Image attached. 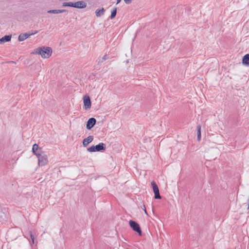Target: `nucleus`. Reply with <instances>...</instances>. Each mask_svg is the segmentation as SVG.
I'll use <instances>...</instances> for the list:
<instances>
[{
	"label": "nucleus",
	"instance_id": "obj_1",
	"mask_svg": "<svg viewBox=\"0 0 249 249\" xmlns=\"http://www.w3.org/2000/svg\"><path fill=\"white\" fill-rule=\"evenodd\" d=\"M33 53L40 55L43 58H48L52 54V49L49 47L43 46L37 48Z\"/></svg>",
	"mask_w": 249,
	"mask_h": 249
},
{
	"label": "nucleus",
	"instance_id": "obj_2",
	"mask_svg": "<svg viewBox=\"0 0 249 249\" xmlns=\"http://www.w3.org/2000/svg\"><path fill=\"white\" fill-rule=\"evenodd\" d=\"M106 149V145L103 142H100L96 145H92L87 148L89 152H103Z\"/></svg>",
	"mask_w": 249,
	"mask_h": 249
},
{
	"label": "nucleus",
	"instance_id": "obj_3",
	"mask_svg": "<svg viewBox=\"0 0 249 249\" xmlns=\"http://www.w3.org/2000/svg\"><path fill=\"white\" fill-rule=\"evenodd\" d=\"M129 225L130 228L135 232H137L139 236H142V231L138 223L133 220L129 221Z\"/></svg>",
	"mask_w": 249,
	"mask_h": 249
},
{
	"label": "nucleus",
	"instance_id": "obj_4",
	"mask_svg": "<svg viewBox=\"0 0 249 249\" xmlns=\"http://www.w3.org/2000/svg\"><path fill=\"white\" fill-rule=\"evenodd\" d=\"M151 186L154 193V198L156 199H161V196L160 194L159 187L155 181H152L151 182Z\"/></svg>",
	"mask_w": 249,
	"mask_h": 249
},
{
	"label": "nucleus",
	"instance_id": "obj_5",
	"mask_svg": "<svg viewBox=\"0 0 249 249\" xmlns=\"http://www.w3.org/2000/svg\"><path fill=\"white\" fill-rule=\"evenodd\" d=\"M38 32V31H36L34 32H27L26 33H22L20 34L18 37V40L20 42L23 41L29 37H30L31 36L35 35L37 34Z\"/></svg>",
	"mask_w": 249,
	"mask_h": 249
},
{
	"label": "nucleus",
	"instance_id": "obj_6",
	"mask_svg": "<svg viewBox=\"0 0 249 249\" xmlns=\"http://www.w3.org/2000/svg\"><path fill=\"white\" fill-rule=\"evenodd\" d=\"M32 152L34 155L36 156V157L42 155L44 154L43 151L42 150L41 148L39 147L38 144L36 143L33 145Z\"/></svg>",
	"mask_w": 249,
	"mask_h": 249
},
{
	"label": "nucleus",
	"instance_id": "obj_7",
	"mask_svg": "<svg viewBox=\"0 0 249 249\" xmlns=\"http://www.w3.org/2000/svg\"><path fill=\"white\" fill-rule=\"evenodd\" d=\"M83 102H84V108L85 109H88L90 108L91 106V102L90 97L86 95L83 97Z\"/></svg>",
	"mask_w": 249,
	"mask_h": 249
},
{
	"label": "nucleus",
	"instance_id": "obj_8",
	"mask_svg": "<svg viewBox=\"0 0 249 249\" xmlns=\"http://www.w3.org/2000/svg\"><path fill=\"white\" fill-rule=\"evenodd\" d=\"M37 157L38 158V163L39 166H44L47 164L48 159L45 154Z\"/></svg>",
	"mask_w": 249,
	"mask_h": 249
},
{
	"label": "nucleus",
	"instance_id": "obj_9",
	"mask_svg": "<svg viewBox=\"0 0 249 249\" xmlns=\"http://www.w3.org/2000/svg\"><path fill=\"white\" fill-rule=\"evenodd\" d=\"M96 120L94 118H89L86 124V128L88 130H90L92 128H93L94 125L96 124Z\"/></svg>",
	"mask_w": 249,
	"mask_h": 249
},
{
	"label": "nucleus",
	"instance_id": "obj_10",
	"mask_svg": "<svg viewBox=\"0 0 249 249\" xmlns=\"http://www.w3.org/2000/svg\"><path fill=\"white\" fill-rule=\"evenodd\" d=\"M87 7V3L83 1H78L75 2H73V7L78 8V9H83Z\"/></svg>",
	"mask_w": 249,
	"mask_h": 249
},
{
	"label": "nucleus",
	"instance_id": "obj_11",
	"mask_svg": "<svg viewBox=\"0 0 249 249\" xmlns=\"http://www.w3.org/2000/svg\"><path fill=\"white\" fill-rule=\"evenodd\" d=\"M94 139L93 136H89L87 138H85L82 142V144L84 147H87L88 144L91 142Z\"/></svg>",
	"mask_w": 249,
	"mask_h": 249
},
{
	"label": "nucleus",
	"instance_id": "obj_12",
	"mask_svg": "<svg viewBox=\"0 0 249 249\" xmlns=\"http://www.w3.org/2000/svg\"><path fill=\"white\" fill-rule=\"evenodd\" d=\"M11 35H5L0 38V44H2L5 42H9L11 39Z\"/></svg>",
	"mask_w": 249,
	"mask_h": 249
},
{
	"label": "nucleus",
	"instance_id": "obj_13",
	"mask_svg": "<svg viewBox=\"0 0 249 249\" xmlns=\"http://www.w3.org/2000/svg\"><path fill=\"white\" fill-rule=\"evenodd\" d=\"M242 64L244 66H249V54H246L243 56Z\"/></svg>",
	"mask_w": 249,
	"mask_h": 249
},
{
	"label": "nucleus",
	"instance_id": "obj_14",
	"mask_svg": "<svg viewBox=\"0 0 249 249\" xmlns=\"http://www.w3.org/2000/svg\"><path fill=\"white\" fill-rule=\"evenodd\" d=\"M67 12V10L66 9H55V10H48L47 13L49 14H59V13H62L64 12Z\"/></svg>",
	"mask_w": 249,
	"mask_h": 249
},
{
	"label": "nucleus",
	"instance_id": "obj_15",
	"mask_svg": "<svg viewBox=\"0 0 249 249\" xmlns=\"http://www.w3.org/2000/svg\"><path fill=\"white\" fill-rule=\"evenodd\" d=\"M105 12V10L104 8H102L100 9H97L95 11V14L96 17H100L102 15H104Z\"/></svg>",
	"mask_w": 249,
	"mask_h": 249
},
{
	"label": "nucleus",
	"instance_id": "obj_16",
	"mask_svg": "<svg viewBox=\"0 0 249 249\" xmlns=\"http://www.w3.org/2000/svg\"><path fill=\"white\" fill-rule=\"evenodd\" d=\"M117 8L115 7L111 12V15L109 17L111 19H113L116 16L117 14Z\"/></svg>",
	"mask_w": 249,
	"mask_h": 249
},
{
	"label": "nucleus",
	"instance_id": "obj_17",
	"mask_svg": "<svg viewBox=\"0 0 249 249\" xmlns=\"http://www.w3.org/2000/svg\"><path fill=\"white\" fill-rule=\"evenodd\" d=\"M73 2H65L63 3L62 6L63 7H73Z\"/></svg>",
	"mask_w": 249,
	"mask_h": 249
},
{
	"label": "nucleus",
	"instance_id": "obj_18",
	"mask_svg": "<svg viewBox=\"0 0 249 249\" xmlns=\"http://www.w3.org/2000/svg\"><path fill=\"white\" fill-rule=\"evenodd\" d=\"M29 234L30 235V238L31 239L32 244H34L35 243V237L34 234L33 233V232L31 231H29Z\"/></svg>",
	"mask_w": 249,
	"mask_h": 249
},
{
	"label": "nucleus",
	"instance_id": "obj_19",
	"mask_svg": "<svg viewBox=\"0 0 249 249\" xmlns=\"http://www.w3.org/2000/svg\"><path fill=\"white\" fill-rule=\"evenodd\" d=\"M197 129V135L201 134V125L200 124H198L196 127Z\"/></svg>",
	"mask_w": 249,
	"mask_h": 249
},
{
	"label": "nucleus",
	"instance_id": "obj_20",
	"mask_svg": "<svg viewBox=\"0 0 249 249\" xmlns=\"http://www.w3.org/2000/svg\"><path fill=\"white\" fill-rule=\"evenodd\" d=\"M108 58V56L107 54H105L102 58V60L101 61V62H103L104 61L106 60V59Z\"/></svg>",
	"mask_w": 249,
	"mask_h": 249
},
{
	"label": "nucleus",
	"instance_id": "obj_21",
	"mask_svg": "<svg viewBox=\"0 0 249 249\" xmlns=\"http://www.w3.org/2000/svg\"><path fill=\"white\" fill-rule=\"evenodd\" d=\"M124 0L126 4H130V3H131V2L133 0Z\"/></svg>",
	"mask_w": 249,
	"mask_h": 249
},
{
	"label": "nucleus",
	"instance_id": "obj_22",
	"mask_svg": "<svg viewBox=\"0 0 249 249\" xmlns=\"http://www.w3.org/2000/svg\"><path fill=\"white\" fill-rule=\"evenodd\" d=\"M201 134H197V139L198 141H200L201 140Z\"/></svg>",
	"mask_w": 249,
	"mask_h": 249
},
{
	"label": "nucleus",
	"instance_id": "obj_23",
	"mask_svg": "<svg viewBox=\"0 0 249 249\" xmlns=\"http://www.w3.org/2000/svg\"><path fill=\"white\" fill-rule=\"evenodd\" d=\"M143 210H144V211L145 212V213L146 214L148 215V213H147V212L146 211V209L145 206L144 204H143Z\"/></svg>",
	"mask_w": 249,
	"mask_h": 249
},
{
	"label": "nucleus",
	"instance_id": "obj_24",
	"mask_svg": "<svg viewBox=\"0 0 249 249\" xmlns=\"http://www.w3.org/2000/svg\"><path fill=\"white\" fill-rule=\"evenodd\" d=\"M121 0H117L116 4H118L121 2Z\"/></svg>",
	"mask_w": 249,
	"mask_h": 249
},
{
	"label": "nucleus",
	"instance_id": "obj_25",
	"mask_svg": "<svg viewBox=\"0 0 249 249\" xmlns=\"http://www.w3.org/2000/svg\"><path fill=\"white\" fill-rule=\"evenodd\" d=\"M9 62L12 63H15V64L16 63L15 61H10Z\"/></svg>",
	"mask_w": 249,
	"mask_h": 249
}]
</instances>
